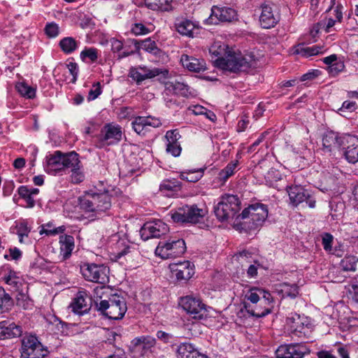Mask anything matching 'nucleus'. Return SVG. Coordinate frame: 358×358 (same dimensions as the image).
<instances>
[{
  "label": "nucleus",
  "mask_w": 358,
  "mask_h": 358,
  "mask_svg": "<svg viewBox=\"0 0 358 358\" xmlns=\"http://www.w3.org/2000/svg\"><path fill=\"white\" fill-rule=\"evenodd\" d=\"M267 206L262 203H255L245 208L236 220L239 222L234 223V227L240 232H248L262 227L268 217Z\"/></svg>",
  "instance_id": "nucleus-1"
},
{
  "label": "nucleus",
  "mask_w": 358,
  "mask_h": 358,
  "mask_svg": "<svg viewBox=\"0 0 358 358\" xmlns=\"http://www.w3.org/2000/svg\"><path fill=\"white\" fill-rule=\"evenodd\" d=\"M254 63L252 56L243 55L241 52L231 50L227 51L224 57H218L215 61L217 67L233 73L247 71Z\"/></svg>",
  "instance_id": "nucleus-2"
},
{
  "label": "nucleus",
  "mask_w": 358,
  "mask_h": 358,
  "mask_svg": "<svg viewBox=\"0 0 358 358\" xmlns=\"http://www.w3.org/2000/svg\"><path fill=\"white\" fill-rule=\"evenodd\" d=\"M96 306L103 315L115 320L122 319L127 310L124 299L118 295L113 296L108 300L96 302Z\"/></svg>",
  "instance_id": "nucleus-3"
},
{
  "label": "nucleus",
  "mask_w": 358,
  "mask_h": 358,
  "mask_svg": "<svg viewBox=\"0 0 358 358\" xmlns=\"http://www.w3.org/2000/svg\"><path fill=\"white\" fill-rule=\"evenodd\" d=\"M241 201L238 197L233 194L222 196L220 201L214 208V213L220 222L233 218L241 209Z\"/></svg>",
  "instance_id": "nucleus-4"
},
{
  "label": "nucleus",
  "mask_w": 358,
  "mask_h": 358,
  "mask_svg": "<svg viewBox=\"0 0 358 358\" xmlns=\"http://www.w3.org/2000/svg\"><path fill=\"white\" fill-rule=\"evenodd\" d=\"M186 245L182 238H171L166 241H160L155 249V254L162 259H173L182 255Z\"/></svg>",
  "instance_id": "nucleus-5"
},
{
  "label": "nucleus",
  "mask_w": 358,
  "mask_h": 358,
  "mask_svg": "<svg viewBox=\"0 0 358 358\" xmlns=\"http://www.w3.org/2000/svg\"><path fill=\"white\" fill-rule=\"evenodd\" d=\"M156 339L150 336L134 338L129 345V352L135 358L149 357L156 350Z\"/></svg>",
  "instance_id": "nucleus-6"
},
{
  "label": "nucleus",
  "mask_w": 358,
  "mask_h": 358,
  "mask_svg": "<svg viewBox=\"0 0 358 358\" xmlns=\"http://www.w3.org/2000/svg\"><path fill=\"white\" fill-rule=\"evenodd\" d=\"M83 278L90 282L105 284L108 281V268L103 264L83 263L80 266Z\"/></svg>",
  "instance_id": "nucleus-7"
},
{
  "label": "nucleus",
  "mask_w": 358,
  "mask_h": 358,
  "mask_svg": "<svg viewBox=\"0 0 358 358\" xmlns=\"http://www.w3.org/2000/svg\"><path fill=\"white\" fill-rule=\"evenodd\" d=\"M206 212L196 205L185 206L171 214L173 222L177 223H198L206 215Z\"/></svg>",
  "instance_id": "nucleus-8"
},
{
  "label": "nucleus",
  "mask_w": 358,
  "mask_h": 358,
  "mask_svg": "<svg viewBox=\"0 0 358 358\" xmlns=\"http://www.w3.org/2000/svg\"><path fill=\"white\" fill-rule=\"evenodd\" d=\"M47 353L48 350L36 336H25L22 339V357L23 358H44Z\"/></svg>",
  "instance_id": "nucleus-9"
},
{
  "label": "nucleus",
  "mask_w": 358,
  "mask_h": 358,
  "mask_svg": "<svg viewBox=\"0 0 358 358\" xmlns=\"http://www.w3.org/2000/svg\"><path fill=\"white\" fill-rule=\"evenodd\" d=\"M180 306L194 319H202L206 316V305L200 299L192 296L181 297Z\"/></svg>",
  "instance_id": "nucleus-10"
},
{
  "label": "nucleus",
  "mask_w": 358,
  "mask_h": 358,
  "mask_svg": "<svg viewBox=\"0 0 358 358\" xmlns=\"http://www.w3.org/2000/svg\"><path fill=\"white\" fill-rule=\"evenodd\" d=\"M169 227L160 220L145 222L141 228L139 232L141 238L147 241L150 238H159L167 234Z\"/></svg>",
  "instance_id": "nucleus-11"
},
{
  "label": "nucleus",
  "mask_w": 358,
  "mask_h": 358,
  "mask_svg": "<svg viewBox=\"0 0 358 358\" xmlns=\"http://www.w3.org/2000/svg\"><path fill=\"white\" fill-rule=\"evenodd\" d=\"M64 171L70 170L71 179L74 183H80L84 180L78 155L76 152L63 153Z\"/></svg>",
  "instance_id": "nucleus-12"
},
{
  "label": "nucleus",
  "mask_w": 358,
  "mask_h": 358,
  "mask_svg": "<svg viewBox=\"0 0 358 358\" xmlns=\"http://www.w3.org/2000/svg\"><path fill=\"white\" fill-rule=\"evenodd\" d=\"M290 203L294 206H297L304 201L311 208H315L316 201L309 192L300 185L290 186L287 187Z\"/></svg>",
  "instance_id": "nucleus-13"
},
{
  "label": "nucleus",
  "mask_w": 358,
  "mask_h": 358,
  "mask_svg": "<svg viewBox=\"0 0 358 358\" xmlns=\"http://www.w3.org/2000/svg\"><path fill=\"white\" fill-rule=\"evenodd\" d=\"M287 323L292 329V335L306 338L310 332L312 324L308 317L294 314L287 318Z\"/></svg>",
  "instance_id": "nucleus-14"
},
{
  "label": "nucleus",
  "mask_w": 358,
  "mask_h": 358,
  "mask_svg": "<svg viewBox=\"0 0 358 358\" xmlns=\"http://www.w3.org/2000/svg\"><path fill=\"white\" fill-rule=\"evenodd\" d=\"M342 148L343 150V156L345 159L352 164L358 162V138L350 134L343 135L341 141Z\"/></svg>",
  "instance_id": "nucleus-15"
},
{
  "label": "nucleus",
  "mask_w": 358,
  "mask_h": 358,
  "mask_svg": "<svg viewBox=\"0 0 358 358\" xmlns=\"http://www.w3.org/2000/svg\"><path fill=\"white\" fill-rule=\"evenodd\" d=\"M174 27L179 34L192 38L196 37L201 29L199 22L187 18L177 19Z\"/></svg>",
  "instance_id": "nucleus-16"
},
{
  "label": "nucleus",
  "mask_w": 358,
  "mask_h": 358,
  "mask_svg": "<svg viewBox=\"0 0 358 358\" xmlns=\"http://www.w3.org/2000/svg\"><path fill=\"white\" fill-rule=\"evenodd\" d=\"M308 352L306 347L301 343L280 345L276 350V358H303Z\"/></svg>",
  "instance_id": "nucleus-17"
},
{
  "label": "nucleus",
  "mask_w": 358,
  "mask_h": 358,
  "mask_svg": "<svg viewBox=\"0 0 358 358\" xmlns=\"http://www.w3.org/2000/svg\"><path fill=\"white\" fill-rule=\"evenodd\" d=\"M160 73L161 71L159 69H150L145 66H133L129 71V76L137 85H141L144 80L153 78Z\"/></svg>",
  "instance_id": "nucleus-18"
},
{
  "label": "nucleus",
  "mask_w": 358,
  "mask_h": 358,
  "mask_svg": "<svg viewBox=\"0 0 358 358\" xmlns=\"http://www.w3.org/2000/svg\"><path fill=\"white\" fill-rule=\"evenodd\" d=\"M212 13L208 17V24H216L218 22H231L236 17L234 9L229 7H219L214 6L211 9Z\"/></svg>",
  "instance_id": "nucleus-19"
},
{
  "label": "nucleus",
  "mask_w": 358,
  "mask_h": 358,
  "mask_svg": "<svg viewBox=\"0 0 358 358\" xmlns=\"http://www.w3.org/2000/svg\"><path fill=\"white\" fill-rule=\"evenodd\" d=\"M259 22L262 28L271 29L279 21V15L275 13L270 3H263L261 7Z\"/></svg>",
  "instance_id": "nucleus-20"
},
{
  "label": "nucleus",
  "mask_w": 358,
  "mask_h": 358,
  "mask_svg": "<svg viewBox=\"0 0 358 358\" xmlns=\"http://www.w3.org/2000/svg\"><path fill=\"white\" fill-rule=\"evenodd\" d=\"M170 269L178 280H188L194 274V265L189 261L170 264Z\"/></svg>",
  "instance_id": "nucleus-21"
},
{
  "label": "nucleus",
  "mask_w": 358,
  "mask_h": 358,
  "mask_svg": "<svg viewBox=\"0 0 358 358\" xmlns=\"http://www.w3.org/2000/svg\"><path fill=\"white\" fill-rule=\"evenodd\" d=\"M63 153L55 151L53 155L47 157L45 171L52 175L64 171Z\"/></svg>",
  "instance_id": "nucleus-22"
},
{
  "label": "nucleus",
  "mask_w": 358,
  "mask_h": 358,
  "mask_svg": "<svg viewBox=\"0 0 358 358\" xmlns=\"http://www.w3.org/2000/svg\"><path fill=\"white\" fill-rule=\"evenodd\" d=\"M22 334L21 326L6 320L0 322V340L20 337Z\"/></svg>",
  "instance_id": "nucleus-23"
},
{
  "label": "nucleus",
  "mask_w": 358,
  "mask_h": 358,
  "mask_svg": "<svg viewBox=\"0 0 358 358\" xmlns=\"http://www.w3.org/2000/svg\"><path fill=\"white\" fill-rule=\"evenodd\" d=\"M182 66L190 71L201 72L206 69V64L203 59H197L187 55H182L180 57Z\"/></svg>",
  "instance_id": "nucleus-24"
},
{
  "label": "nucleus",
  "mask_w": 358,
  "mask_h": 358,
  "mask_svg": "<svg viewBox=\"0 0 358 358\" xmlns=\"http://www.w3.org/2000/svg\"><path fill=\"white\" fill-rule=\"evenodd\" d=\"M180 95L187 97L190 94L189 86L183 82L175 80L165 83V95Z\"/></svg>",
  "instance_id": "nucleus-25"
},
{
  "label": "nucleus",
  "mask_w": 358,
  "mask_h": 358,
  "mask_svg": "<svg viewBox=\"0 0 358 358\" xmlns=\"http://www.w3.org/2000/svg\"><path fill=\"white\" fill-rule=\"evenodd\" d=\"M102 132H104L102 140L106 141L108 145L117 143L122 139V132L118 125L106 124Z\"/></svg>",
  "instance_id": "nucleus-26"
},
{
  "label": "nucleus",
  "mask_w": 358,
  "mask_h": 358,
  "mask_svg": "<svg viewBox=\"0 0 358 358\" xmlns=\"http://www.w3.org/2000/svg\"><path fill=\"white\" fill-rule=\"evenodd\" d=\"M343 135L338 136V134L334 131L327 132L322 138V145L324 150L331 152L334 149L342 148L341 141Z\"/></svg>",
  "instance_id": "nucleus-27"
},
{
  "label": "nucleus",
  "mask_w": 358,
  "mask_h": 358,
  "mask_svg": "<svg viewBox=\"0 0 358 358\" xmlns=\"http://www.w3.org/2000/svg\"><path fill=\"white\" fill-rule=\"evenodd\" d=\"M60 256L63 260L70 257L74 249V238L70 235H62L59 236Z\"/></svg>",
  "instance_id": "nucleus-28"
},
{
  "label": "nucleus",
  "mask_w": 358,
  "mask_h": 358,
  "mask_svg": "<svg viewBox=\"0 0 358 358\" xmlns=\"http://www.w3.org/2000/svg\"><path fill=\"white\" fill-rule=\"evenodd\" d=\"M95 201L96 210L99 215L110 209L111 206V198L108 192L93 193Z\"/></svg>",
  "instance_id": "nucleus-29"
},
{
  "label": "nucleus",
  "mask_w": 358,
  "mask_h": 358,
  "mask_svg": "<svg viewBox=\"0 0 358 358\" xmlns=\"http://www.w3.org/2000/svg\"><path fill=\"white\" fill-rule=\"evenodd\" d=\"M16 304L24 310L31 309L34 306L33 301L28 295L27 285H25L24 287H22L20 291L17 292L16 296Z\"/></svg>",
  "instance_id": "nucleus-30"
},
{
  "label": "nucleus",
  "mask_w": 358,
  "mask_h": 358,
  "mask_svg": "<svg viewBox=\"0 0 358 358\" xmlns=\"http://www.w3.org/2000/svg\"><path fill=\"white\" fill-rule=\"evenodd\" d=\"M173 0H145L146 6L153 10L170 11Z\"/></svg>",
  "instance_id": "nucleus-31"
},
{
  "label": "nucleus",
  "mask_w": 358,
  "mask_h": 358,
  "mask_svg": "<svg viewBox=\"0 0 358 358\" xmlns=\"http://www.w3.org/2000/svg\"><path fill=\"white\" fill-rule=\"evenodd\" d=\"M95 199L93 193H87L84 196L79 198V204L80 208L86 212H93L98 215V211L96 210Z\"/></svg>",
  "instance_id": "nucleus-32"
},
{
  "label": "nucleus",
  "mask_w": 358,
  "mask_h": 358,
  "mask_svg": "<svg viewBox=\"0 0 358 358\" xmlns=\"http://www.w3.org/2000/svg\"><path fill=\"white\" fill-rule=\"evenodd\" d=\"M83 292H79L71 303L72 311L78 314H83L87 310V306Z\"/></svg>",
  "instance_id": "nucleus-33"
},
{
  "label": "nucleus",
  "mask_w": 358,
  "mask_h": 358,
  "mask_svg": "<svg viewBox=\"0 0 358 358\" xmlns=\"http://www.w3.org/2000/svg\"><path fill=\"white\" fill-rule=\"evenodd\" d=\"M4 280L7 285L17 292L26 285L23 283L22 280L17 275L16 273L13 271H10L8 275L4 277Z\"/></svg>",
  "instance_id": "nucleus-34"
},
{
  "label": "nucleus",
  "mask_w": 358,
  "mask_h": 358,
  "mask_svg": "<svg viewBox=\"0 0 358 358\" xmlns=\"http://www.w3.org/2000/svg\"><path fill=\"white\" fill-rule=\"evenodd\" d=\"M13 305V299L2 287H0V309L1 310V311H9L12 308Z\"/></svg>",
  "instance_id": "nucleus-35"
},
{
  "label": "nucleus",
  "mask_w": 358,
  "mask_h": 358,
  "mask_svg": "<svg viewBox=\"0 0 358 358\" xmlns=\"http://www.w3.org/2000/svg\"><path fill=\"white\" fill-rule=\"evenodd\" d=\"M131 125L135 132L138 135L145 136L149 131L144 116L136 117L132 121Z\"/></svg>",
  "instance_id": "nucleus-36"
},
{
  "label": "nucleus",
  "mask_w": 358,
  "mask_h": 358,
  "mask_svg": "<svg viewBox=\"0 0 358 358\" xmlns=\"http://www.w3.org/2000/svg\"><path fill=\"white\" fill-rule=\"evenodd\" d=\"M358 263V257L355 255L345 256L340 263V266L345 271H355Z\"/></svg>",
  "instance_id": "nucleus-37"
},
{
  "label": "nucleus",
  "mask_w": 358,
  "mask_h": 358,
  "mask_svg": "<svg viewBox=\"0 0 358 358\" xmlns=\"http://www.w3.org/2000/svg\"><path fill=\"white\" fill-rule=\"evenodd\" d=\"M238 164V161L229 163L225 168L219 172L217 179L222 182H226L227 179L234 173Z\"/></svg>",
  "instance_id": "nucleus-38"
},
{
  "label": "nucleus",
  "mask_w": 358,
  "mask_h": 358,
  "mask_svg": "<svg viewBox=\"0 0 358 358\" xmlns=\"http://www.w3.org/2000/svg\"><path fill=\"white\" fill-rule=\"evenodd\" d=\"M59 47L66 54H71L77 48V42L72 37H65L59 41Z\"/></svg>",
  "instance_id": "nucleus-39"
},
{
  "label": "nucleus",
  "mask_w": 358,
  "mask_h": 358,
  "mask_svg": "<svg viewBox=\"0 0 358 358\" xmlns=\"http://www.w3.org/2000/svg\"><path fill=\"white\" fill-rule=\"evenodd\" d=\"M271 308H272V306L265 307L264 308V310H260L258 308H256V309L250 308V306L248 305L246 303H244L243 308H242L240 310L239 314L243 313L245 310L248 314H250V315H252L253 317H263L271 312Z\"/></svg>",
  "instance_id": "nucleus-40"
},
{
  "label": "nucleus",
  "mask_w": 358,
  "mask_h": 358,
  "mask_svg": "<svg viewBox=\"0 0 358 358\" xmlns=\"http://www.w3.org/2000/svg\"><path fill=\"white\" fill-rule=\"evenodd\" d=\"M197 351L191 343H182L178 348V358H190L193 352Z\"/></svg>",
  "instance_id": "nucleus-41"
},
{
  "label": "nucleus",
  "mask_w": 358,
  "mask_h": 358,
  "mask_svg": "<svg viewBox=\"0 0 358 358\" xmlns=\"http://www.w3.org/2000/svg\"><path fill=\"white\" fill-rule=\"evenodd\" d=\"M17 192L20 196L25 200L27 208H33L35 206V201L29 192V188L27 186H20L17 189Z\"/></svg>",
  "instance_id": "nucleus-42"
},
{
  "label": "nucleus",
  "mask_w": 358,
  "mask_h": 358,
  "mask_svg": "<svg viewBox=\"0 0 358 358\" xmlns=\"http://www.w3.org/2000/svg\"><path fill=\"white\" fill-rule=\"evenodd\" d=\"M17 91L22 96L28 99L35 96L36 90L24 83H18L15 85Z\"/></svg>",
  "instance_id": "nucleus-43"
},
{
  "label": "nucleus",
  "mask_w": 358,
  "mask_h": 358,
  "mask_svg": "<svg viewBox=\"0 0 358 358\" xmlns=\"http://www.w3.org/2000/svg\"><path fill=\"white\" fill-rule=\"evenodd\" d=\"M320 50L321 48L317 45L305 47L303 44H300L296 47V52L304 57H309L319 54Z\"/></svg>",
  "instance_id": "nucleus-44"
},
{
  "label": "nucleus",
  "mask_w": 358,
  "mask_h": 358,
  "mask_svg": "<svg viewBox=\"0 0 358 358\" xmlns=\"http://www.w3.org/2000/svg\"><path fill=\"white\" fill-rule=\"evenodd\" d=\"M180 189V183L179 181L176 180H165L164 181L159 187V189L161 192H177Z\"/></svg>",
  "instance_id": "nucleus-45"
},
{
  "label": "nucleus",
  "mask_w": 358,
  "mask_h": 358,
  "mask_svg": "<svg viewBox=\"0 0 358 358\" xmlns=\"http://www.w3.org/2000/svg\"><path fill=\"white\" fill-rule=\"evenodd\" d=\"M15 228L17 230L16 234L19 237L20 243H23L24 238L28 237L31 229L27 226V224L25 222H22L16 224Z\"/></svg>",
  "instance_id": "nucleus-46"
},
{
  "label": "nucleus",
  "mask_w": 358,
  "mask_h": 358,
  "mask_svg": "<svg viewBox=\"0 0 358 358\" xmlns=\"http://www.w3.org/2000/svg\"><path fill=\"white\" fill-rule=\"evenodd\" d=\"M141 48L146 52L153 55H157L159 52V49L157 48L156 43L150 38L142 41L141 43Z\"/></svg>",
  "instance_id": "nucleus-47"
},
{
  "label": "nucleus",
  "mask_w": 358,
  "mask_h": 358,
  "mask_svg": "<svg viewBox=\"0 0 358 358\" xmlns=\"http://www.w3.org/2000/svg\"><path fill=\"white\" fill-rule=\"evenodd\" d=\"M80 58L83 61L88 58L91 62H95L97 59V50L94 48H86L80 52Z\"/></svg>",
  "instance_id": "nucleus-48"
},
{
  "label": "nucleus",
  "mask_w": 358,
  "mask_h": 358,
  "mask_svg": "<svg viewBox=\"0 0 358 358\" xmlns=\"http://www.w3.org/2000/svg\"><path fill=\"white\" fill-rule=\"evenodd\" d=\"M166 143H177L181 137L178 129H172L166 131L165 134Z\"/></svg>",
  "instance_id": "nucleus-49"
},
{
  "label": "nucleus",
  "mask_w": 358,
  "mask_h": 358,
  "mask_svg": "<svg viewBox=\"0 0 358 358\" xmlns=\"http://www.w3.org/2000/svg\"><path fill=\"white\" fill-rule=\"evenodd\" d=\"M182 148L180 143H166V151L168 154L171 155L173 157H178L181 153Z\"/></svg>",
  "instance_id": "nucleus-50"
},
{
  "label": "nucleus",
  "mask_w": 358,
  "mask_h": 358,
  "mask_svg": "<svg viewBox=\"0 0 358 358\" xmlns=\"http://www.w3.org/2000/svg\"><path fill=\"white\" fill-rule=\"evenodd\" d=\"M131 30L136 36L145 35L150 32V30L142 23H135Z\"/></svg>",
  "instance_id": "nucleus-51"
},
{
  "label": "nucleus",
  "mask_w": 358,
  "mask_h": 358,
  "mask_svg": "<svg viewBox=\"0 0 358 358\" xmlns=\"http://www.w3.org/2000/svg\"><path fill=\"white\" fill-rule=\"evenodd\" d=\"M45 31L49 37L55 38L59 34V27L56 23H48L45 27Z\"/></svg>",
  "instance_id": "nucleus-52"
},
{
  "label": "nucleus",
  "mask_w": 358,
  "mask_h": 358,
  "mask_svg": "<svg viewBox=\"0 0 358 358\" xmlns=\"http://www.w3.org/2000/svg\"><path fill=\"white\" fill-rule=\"evenodd\" d=\"M282 291L285 294L292 299L295 298L299 294L298 287L296 285L284 284Z\"/></svg>",
  "instance_id": "nucleus-53"
},
{
  "label": "nucleus",
  "mask_w": 358,
  "mask_h": 358,
  "mask_svg": "<svg viewBox=\"0 0 358 358\" xmlns=\"http://www.w3.org/2000/svg\"><path fill=\"white\" fill-rule=\"evenodd\" d=\"M101 88L99 83L93 85L92 88L90 90L87 100L92 101L96 99L101 94Z\"/></svg>",
  "instance_id": "nucleus-54"
},
{
  "label": "nucleus",
  "mask_w": 358,
  "mask_h": 358,
  "mask_svg": "<svg viewBox=\"0 0 358 358\" xmlns=\"http://www.w3.org/2000/svg\"><path fill=\"white\" fill-rule=\"evenodd\" d=\"M334 12L336 13V14H335L336 20L332 19V18H329L327 20L326 31L327 32H329V29L334 27L336 20L340 22L343 17L342 12L340 10L338 7L336 8V9L334 10Z\"/></svg>",
  "instance_id": "nucleus-55"
},
{
  "label": "nucleus",
  "mask_w": 358,
  "mask_h": 358,
  "mask_svg": "<svg viewBox=\"0 0 358 358\" xmlns=\"http://www.w3.org/2000/svg\"><path fill=\"white\" fill-rule=\"evenodd\" d=\"M345 68V65L342 62H336L331 66H328L329 73L332 76H336L338 73L341 72Z\"/></svg>",
  "instance_id": "nucleus-56"
},
{
  "label": "nucleus",
  "mask_w": 358,
  "mask_h": 358,
  "mask_svg": "<svg viewBox=\"0 0 358 358\" xmlns=\"http://www.w3.org/2000/svg\"><path fill=\"white\" fill-rule=\"evenodd\" d=\"M357 108V103L355 101H345L341 107L338 109V111L344 113L345 111L353 112Z\"/></svg>",
  "instance_id": "nucleus-57"
},
{
  "label": "nucleus",
  "mask_w": 358,
  "mask_h": 358,
  "mask_svg": "<svg viewBox=\"0 0 358 358\" xmlns=\"http://www.w3.org/2000/svg\"><path fill=\"white\" fill-rule=\"evenodd\" d=\"M188 173V177L186 178V180L190 182H196L203 176V171L201 169L189 171Z\"/></svg>",
  "instance_id": "nucleus-58"
},
{
  "label": "nucleus",
  "mask_w": 358,
  "mask_h": 358,
  "mask_svg": "<svg viewBox=\"0 0 358 358\" xmlns=\"http://www.w3.org/2000/svg\"><path fill=\"white\" fill-rule=\"evenodd\" d=\"M259 288L253 287L250 289V292L245 294V298L250 301H251L252 303H257L260 299V294L259 293H257L256 292H258Z\"/></svg>",
  "instance_id": "nucleus-59"
},
{
  "label": "nucleus",
  "mask_w": 358,
  "mask_h": 358,
  "mask_svg": "<svg viewBox=\"0 0 358 358\" xmlns=\"http://www.w3.org/2000/svg\"><path fill=\"white\" fill-rule=\"evenodd\" d=\"M333 242V236L330 234H325L322 236V245L323 248L326 251H331V244Z\"/></svg>",
  "instance_id": "nucleus-60"
},
{
  "label": "nucleus",
  "mask_w": 358,
  "mask_h": 358,
  "mask_svg": "<svg viewBox=\"0 0 358 358\" xmlns=\"http://www.w3.org/2000/svg\"><path fill=\"white\" fill-rule=\"evenodd\" d=\"M48 321L50 324L55 325L58 331L63 332L64 331V326L66 325L64 322L61 321L58 317L55 315H52L50 318L48 319Z\"/></svg>",
  "instance_id": "nucleus-61"
},
{
  "label": "nucleus",
  "mask_w": 358,
  "mask_h": 358,
  "mask_svg": "<svg viewBox=\"0 0 358 358\" xmlns=\"http://www.w3.org/2000/svg\"><path fill=\"white\" fill-rule=\"evenodd\" d=\"M144 118L148 128L150 127L157 128L162 125V122L159 118L150 115L144 117Z\"/></svg>",
  "instance_id": "nucleus-62"
},
{
  "label": "nucleus",
  "mask_w": 358,
  "mask_h": 358,
  "mask_svg": "<svg viewBox=\"0 0 358 358\" xmlns=\"http://www.w3.org/2000/svg\"><path fill=\"white\" fill-rule=\"evenodd\" d=\"M258 292L263 299L262 303H264L265 305H271L273 302V299L270 292L262 289H258Z\"/></svg>",
  "instance_id": "nucleus-63"
},
{
  "label": "nucleus",
  "mask_w": 358,
  "mask_h": 358,
  "mask_svg": "<svg viewBox=\"0 0 358 358\" xmlns=\"http://www.w3.org/2000/svg\"><path fill=\"white\" fill-rule=\"evenodd\" d=\"M348 294L350 297L358 303V285L353 284L348 287Z\"/></svg>",
  "instance_id": "nucleus-64"
}]
</instances>
